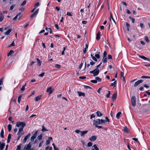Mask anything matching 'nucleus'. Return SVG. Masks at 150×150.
Listing matches in <instances>:
<instances>
[{
  "mask_svg": "<svg viewBox=\"0 0 150 150\" xmlns=\"http://www.w3.org/2000/svg\"><path fill=\"white\" fill-rule=\"evenodd\" d=\"M100 70L98 68H96L92 71H91L90 73L93 74V76L94 77L98 76Z\"/></svg>",
  "mask_w": 150,
  "mask_h": 150,
  "instance_id": "1",
  "label": "nucleus"
},
{
  "mask_svg": "<svg viewBox=\"0 0 150 150\" xmlns=\"http://www.w3.org/2000/svg\"><path fill=\"white\" fill-rule=\"evenodd\" d=\"M26 125L25 123L23 122H19L16 123V126L17 127H24Z\"/></svg>",
  "mask_w": 150,
  "mask_h": 150,
  "instance_id": "2",
  "label": "nucleus"
},
{
  "mask_svg": "<svg viewBox=\"0 0 150 150\" xmlns=\"http://www.w3.org/2000/svg\"><path fill=\"white\" fill-rule=\"evenodd\" d=\"M88 132V131H81L78 129H76L75 131V132L77 133H79L80 132H81V137H83L84 135L87 133Z\"/></svg>",
  "mask_w": 150,
  "mask_h": 150,
  "instance_id": "3",
  "label": "nucleus"
},
{
  "mask_svg": "<svg viewBox=\"0 0 150 150\" xmlns=\"http://www.w3.org/2000/svg\"><path fill=\"white\" fill-rule=\"evenodd\" d=\"M131 102L132 105L134 107L136 105V98L134 96H132L131 98Z\"/></svg>",
  "mask_w": 150,
  "mask_h": 150,
  "instance_id": "4",
  "label": "nucleus"
},
{
  "mask_svg": "<svg viewBox=\"0 0 150 150\" xmlns=\"http://www.w3.org/2000/svg\"><path fill=\"white\" fill-rule=\"evenodd\" d=\"M93 125L95 126L101 124L100 123V119H97L96 120H94L93 121Z\"/></svg>",
  "mask_w": 150,
  "mask_h": 150,
  "instance_id": "5",
  "label": "nucleus"
},
{
  "mask_svg": "<svg viewBox=\"0 0 150 150\" xmlns=\"http://www.w3.org/2000/svg\"><path fill=\"white\" fill-rule=\"evenodd\" d=\"M32 145L30 143H29L28 144L25 145L24 148V150H28V149H31Z\"/></svg>",
  "mask_w": 150,
  "mask_h": 150,
  "instance_id": "6",
  "label": "nucleus"
},
{
  "mask_svg": "<svg viewBox=\"0 0 150 150\" xmlns=\"http://www.w3.org/2000/svg\"><path fill=\"white\" fill-rule=\"evenodd\" d=\"M106 120H103V119L100 120V123L101 125L105 124L106 122H109V119L108 118L106 117H105Z\"/></svg>",
  "mask_w": 150,
  "mask_h": 150,
  "instance_id": "7",
  "label": "nucleus"
},
{
  "mask_svg": "<svg viewBox=\"0 0 150 150\" xmlns=\"http://www.w3.org/2000/svg\"><path fill=\"white\" fill-rule=\"evenodd\" d=\"M143 81V80H140L137 81L136 82L134 85V87H136L140 83H142Z\"/></svg>",
  "mask_w": 150,
  "mask_h": 150,
  "instance_id": "8",
  "label": "nucleus"
},
{
  "mask_svg": "<svg viewBox=\"0 0 150 150\" xmlns=\"http://www.w3.org/2000/svg\"><path fill=\"white\" fill-rule=\"evenodd\" d=\"M53 90V89H52L51 87H50L47 89L46 92H49V94H50L52 92Z\"/></svg>",
  "mask_w": 150,
  "mask_h": 150,
  "instance_id": "9",
  "label": "nucleus"
},
{
  "mask_svg": "<svg viewBox=\"0 0 150 150\" xmlns=\"http://www.w3.org/2000/svg\"><path fill=\"white\" fill-rule=\"evenodd\" d=\"M52 139V138L51 137H49L48 138V140L46 141V145H47L50 143V141Z\"/></svg>",
  "mask_w": 150,
  "mask_h": 150,
  "instance_id": "10",
  "label": "nucleus"
},
{
  "mask_svg": "<svg viewBox=\"0 0 150 150\" xmlns=\"http://www.w3.org/2000/svg\"><path fill=\"white\" fill-rule=\"evenodd\" d=\"M30 134L29 133L26 137H24L23 140V143H25L26 142L27 139L30 137Z\"/></svg>",
  "mask_w": 150,
  "mask_h": 150,
  "instance_id": "11",
  "label": "nucleus"
},
{
  "mask_svg": "<svg viewBox=\"0 0 150 150\" xmlns=\"http://www.w3.org/2000/svg\"><path fill=\"white\" fill-rule=\"evenodd\" d=\"M117 97V93L116 92L114 93L112 97V100H113V101H114L116 99Z\"/></svg>",
  "mask_w": 150,
  "mask_h": 150,
  "instance_id": "12",
  "label": "nucleus"
},
{
  "mask_svg": "<svg viewBox=\"0 0 150 150\" xmlns=\"http://www.w3.org/2000/svg\"><path fill=\"white\" fill-rule=\"evenodd\" d=\"M12 29L11 28L9 29L5 33H4V34L5 35H9L10 33L12 31Z\"/></svg>",
  "mask_w": 150,
  "mask_h": 150,
  "instance_id": "13",
  "label": "nucleus"
},
{
  "mask_svg": "<svg viewBox=\"0 0 150 150\" xmlns=\"http://www.w3.org/2000/svg\"><path fill=\"white\" fill-rule=\"evenodd\" d=\"M97 139V137L96 136H92L90 139V140L91 141H95Z\"/></svg>",
  "mask_w": 150,
  "mask_h": 150,
  "instance_id": "14",
  "label": "nucleus"
},
{
  "mask_svg": "<svg viewBox=\"0 0 150 150\" xmlns=\"http://www.w3.org/2000/svg\"><path fill=\"white\" fill-rule=\"evenodd\" d=\"M41 96H38L37 97H36L35 98V100L36 101H38L41 98Z\"/></svg>",
  "mask_w": 150,
  "mask_h": 150,
  "instance_id": "15",
  "label": "nucleus"
},
{
  "mask_svg": "<svg viewBox=\"0 0 150 150\" xmlns=\"http://www.w3.org/2000/svg\"><path fill=\"white\" fill-rule=\"evenodd\" d=\"M4 16L3 14L0 13V22H2L4 20Z\"/></svg>",
  "mask_w": 150,
  "mask_h": 150,
  "instance_id": "16",
  "label": "nucleus"
},
{
  "mask_svg": "<svg viewBox=\"0 0 150 150\" xmlns=\"http://www.w3.org/2000/svg\"><path fill=\"white\" fill-rule=\"evenodd\" d=\"M77 93H78L79 96H83L84 97L85 96V94L84 93H82L81 92L78 91Z\"/></svg>",
  "mask_w": 150,
  "mask_h": 150,
  "instance_id": "17",
  "label": "nucleus"
},
{
  "mask_svg": "<svg viewBox=\"0 0 150 150\" xmlns=\"http://www.w3.org/2000/svg\"><path fill=\"white\" fill-rule=\"evenodd\" d=\"M124 131L126 133H129V130L127 127H124Z\"/></svg>",
  "mask_w": 150,
  "mask_h": 150,
  "instance_id": "18",
  "label": "nucleus"
},
{
  "mask_svg": "<svg viewBox=\"0 0 150 150\" xmlns=\"http://www.w3.org/2000/svg\"><path fill=\"white\" fill-rule=\"evenodd\" d=\"M100 36H101L100 33H99V32H98L96 35V39L97 40H99L100 38Z\"/></svg>",
  "mask_w": 150,
  "mask_h": 150,
  "instance_id": "19",
  "label": "nucleus"
},
{
  "mask_svg": "<svg viewBox=\"0 0 150 150\" xmlns=\"http://www.w3.org/2000/svg\"><path fill=\"white\" fill-rule=\"evenodd\" d=\"M4 129L3 128L2 129V130H1V138H4Z\"/></svg>",
  "mask_w": 150,
  "mask_h": 150,
  "instance_id": "20",
  "label": "nucleus"
},
{
  "mask_svg": "<svg viewBox=\"0 0 150 150\" xmlns=\"http://www.w3.org/2000/svg\"><path fill=\"white\" fill-rule=\"evenodd\" d=\"M121 114V112H119L117 114L116 117V118L117 119H119L120 118V115Z\"/></svg>",
  "mask_w": 150,
  "mask_h": 150,
  "instance_id": "21",
  "label": "nucleus"
},
{
  "mask_svg": "<svg viewBox=\"0 0 150 150\" xmlns=\"http://www.w3.org/2000/svg\"><path fill=\"white\" fill-rule=\"evenodd\" d=\"M111 18L112 19V20L115 23V24H116V23L115 21V20H114V19H113V18L112 14V13L111 12H110V21L111 20Z\"/></svg>",
  "mask_w": 150,
  "mask_h": 150,
  "instance_id": "22",
  "label": "nucleus"
},
{
  "mask_svg": "<svg viewBox=\"0 0 150 150\" xmlns=\"http://www.w3.org/2000/svg\"><path fill=\"white\" fill-rule=\"evenodd\" d=\"M102 62L104 63H106L107 62V57H103V59H102Z\"/></svg>",
  "mask_w": 150,
  "mask_h": 150,
  "instance_id": "23",
  "label": "nucleus"
},
{
  "mask_svg": "<svg viewBox=\"0 0 150 150\" xmlns=\"http://www.w3.org/2000/svg\"><path fill=\"white\" fill-rule=\"evenodd\" d=\"M36 60L38 62V64L39 66H40L41 65V62L40 60L38 58L36 59Z\"/></svg>",
  "mask_w": 150,
  "mask_h": 150,
  "instance_id": "24",
  "label": "nucleus"
},
{
  "mask_svg": "<svg viewBox=\"0 0 150 150\" xmlns=\"http://www.w3.org/2000/svg\"><path fill=\"white\" fill-rule=\"evenodd\" d=\"M120 75L121 77L123 78V81H125V78L124 77V73L123 72L121 71L120 72Z\"/></svg>",
  "mask_w": 150,
  "mask_h": 150,
  "instance_id": "25",
  "label": "nucleus"
},
{
  "mask_svg": "<svg viewBox=\"0 0 150 150\" xmlns=\"http://www.w3.org/2000/svg\"><path fill=\"white\" fill-rule=\"evenodd\" d=\"M96 114L97 116L99 117L102 116L103 115L99 111L96 112Z\"/></svg>",
  "mask_w": 150,
  "mask_h": 150,
  "instance_id": "26",
  "label": "nucleus"
},
{
  "mask_svg": "<svg viewBox=\"0 0 150 150\" xmlns=\"http://www.w3.org/2000/svg\"><path fill=\"white\" fill-rule=\"evenodd\" d=\"M22 96V95L21 94L18 97V101L19 103H20Z\"/></svg>",
  "mask_w": 150,
  "mask_h": 150,
  "instance_id": "27",
  "label": "nucleus"
},
{
  "mask_svg": "<svg viewBox=\"0 0 150 150\" xmlns=\"http://www.w3.org/2000/svg\"><path fill=\"white\" fill-rule=\"evenodd\" d=\"M13 50H10V51H9V52L8 53V54H7V56H9L11 55V54L12 53H13Z\"/></svg>",
  "mask_w": 150,
  "mask_h": 150,
  "instance_id": "28",
  "label": "nucleus"
},
{
  "mask_svg": "<svg viewBox=\"0 0 150 150\" xmlns=\"http://www.w3.org/2000/svg\"><path fill=\"white\" fill-rule=\"evenodd\" d=\"M12 128V126L11 125L9 124L8 125V131L9 132H10L11 129Z\"/></svg>",
  "mask_w": 150,
  "mask_h": 150,
  "instance_id": "29",
  "label": "nucleus"
},
{
  "mask_svg": "<svg viewBox=\"0 0 150 150\" xmlns=\"http://www.w3.org/2000/svg\"><path fill=\"white\" fill-rule=\"evenodd\" d=\"M5 146V144H1L0 146V149H2L4 148V146Z\"/></svg>",
  "mask_w": 150,
  "mask_h": 150,
  "instance_id": "30",
  "label": "nucleus"
},
{
  "mask_svg": "<svg viewBox=\"0 0 150 150\" xmlns=\"http://www.w3.org/2000/svg\"><path fill=\"white\" fill-rule=\"evenodd\" d=\"M144 40L146 41L147 42H149V40L148 39V37L147 36H145L144 38Z\"/></svg>",
  "mask_w": 150,
  "mask_h": 150,
  "instance_id": "31",
  "label": "nucleus"
},
{
  "mask_svg": "<svg viewBox=\"0 0 150 150\" xmlns=\"http://www.w3.org/2000/svg\"><path fill=\"white\" fill-rule=\"evenodd\" d=\"M95 79L97 81H98V82H100L101 81V79L99 77H96L95 78Z\"/></svg>",
  "mask_w": 150,
  "mask_h": 150,
  "instance_id": "32",
  "label": "nucleus"
},
{
  "mask_svg": "<svg viewBox=\"0 0 150 150\" xmlns=\"http://www.w3.org/2000/svg\"><path fill=\"white\" fill-rule=\"evenodd\" d=\"M129 19L132 21V23H134L135 21L134 19V18H132L130 16H129Z\"/></svg>",
  "mask_w": 150,
  "mask_h": 150,
  "instance_id": "33",
  "label": "nucleus"
},
{
  "mask_svg": "<svg viewBox=\"0 0 150 150\" xmlns=\"http://www.w3.org/2000/svg\"><path fill=\"white\" fill-rule=\"evenodd\" d=\"M36 137L35 136H32L30 138V140L31 141H33L35 139Z\"/></svg>",
  "mask_w": 150,
  "mask_h": 150,
  "instance_id": "34",
  "label": "nucleus"
},
{
  "mask_svg": "<svg viewBox=\"0 0 150 150\" xmlns=\"http://www.w3.org/2000/svg\"><path fill=\"white\" fill-rule=\"evenodd\" d=\"M116 84V81H115L113 83H111L110 84V86H115Z\"/></svg>",
  "mask_w": 150,
  "mask_h": 150,
  "instance_id": "35",
  "label": "nucleus"
},
{
  "mask_svg": "<svg viewBox=\"0 0 150 150\" xmlns=\"http://www.w3.org/2000/svg\"><path fill=\"white\" fill-rule=\"evenodd\" d=\"M37 14L35 12L31 16H30V17L31 18H33V17L36 16L37 15Z\"/></svg>",
  "mask_w": 150,
  "mask_h": 150,
  "instance_id": "36",
  "label": "nucleus"
},
{
  "mask_svg": "<svg viewBox=\"0 0 150 150\" xmlns=\"http://www.w3.org/2000/svg\"><path fill=\"white\" fill-rule=\"evenodd\" d=\"M55 67L59 69L61 67L60 65L58 64H56L55 65Z\"/></svg>",
  "mask_w": 150,
  "mask_h": 150,
  "instance_id": "37",
  "label": "nucleus"
},
{
  "mask_svg": "<svg viewBox=\"0 0 150 150\" xmlns=\"http://www.w3.org/2000/svg\"><path fill=\"white\" fill-rule=\"evenodd\" d=\"M42 134H41L40 135L38 136L37 138L38 140H40L42 139Z\"/></svg>",
  "mask_w": 150,
  "mask_h": 150,
  "instance_id": "38",
  "label": "nucleus"
},
{
  "mask_svg": "<svg viewBox=\"0 0 150 150\" xmlns=\"http://www.w3.org/2000/svg\"><path fill=\"white\" fill-rule=\"evenodd\" d=\"M15 6V5L13 4L12 5L10 8V11H12L13 10V8H14V7Z\"/></svg>",
  "mask_w": 150,
  "mask_h": 150,
  "instance_id": "39",
  "label": "nucleus"
},
{
  "mask_svg": "<svg viewBox=\"0 0 150 150\" xmlns=\"http://www.w3.org/2000/svg\"><path fill=\"white\" fill-rule=\"evenodd\" d=\"M45 74V73L43 72V73H42L41 74H39L38 75V76L39 77H42Z\"/></svg>",
  "mask_w": 150,
  "mask_h": 150,
  "instance_id": "40",
  "label": "nucleus"
},
{
  "mask_svg": "<svg viewBox=\"0 0 150 150\" xmlns=\"http://www.w3.org/2000/svg\"><path fill=\"white\" fill-rule=\"evenodd\" d=\"M108 93L106 94V96L107 98H109L110 97V92L109 91H108Z\"/></svg>",
  "mask_w": 150,
  "mask_h": 150,
  "instance_id": "41",
  "label": "nucleus"
},
{
  "mask_svg": "<svg viewBox=\"0 0 150 150\" xmlns=\"http://www.w3.org/2000/svg\"><path fill=\"white\" fill-rule=\"evenodd\" d=\"M84 87L86 89H88V88L91 89V87L87 86H84Z\"/></svg>",
  "mask_w": 150,
  "mask_h": 150,
  "instance_id": "42",
  "label": "nucleus"
},
{
  "mask_svg": "<svg viewBox=\"0 0 150 150\" xmlns=\"http://www.w3.org/2000/svg\"><path fill=\"white\" fill-rule=\"evenodd\" d=\"M52 146H53L54 150H59V149L58 148H57L55 146L54 144L53 143L52 144Z\"/></svg>",
  "mask_w": 150,
  "mask_h": 150,
  "instance_id": "43",
  "label": "nucleus"
},
{
  "mask_svg": "<svg viewBox=\"0 0 150 150\" xmlns=\"http://www.w3.org/2000/svg\"><path fill=\"white\" fill-rule=\"evenodd\" d=\"M93 147L96 150H99V149L98 148L97 146L96 145V144H94L93 146Z\"/></svg>",
  "mask_w": 150,
  "mask_h": 150,
  "instance_id": "44",
  "label": "nucleus"
},
{
  "mask_svg": "<svg viewBox=\"0 0 150 150\" xmlns=\"http://www.w3.org/2000/svg\"><path fill=\"white\" fill-rule=\"evenodd\" d=\"M21 144H20L17 146L16 150H21Z\"/></svg>",
  "mask_w": 150,
  "mask_h": 150,
  "instance_id": "45",
  "label": "nucleus"
},
{
  "mask_svg": "<svg viewBox=\"0 0 150 150\" xmlns=\"http://www.w3.org/2000/svg\"><path fill=\"white\" fill-rule=\"evenodd\" d=\"M45 150H52L51 147H49V146H47L45 148Z\"/></svg>",
  "mask_w": 150,
  "mask_h": 150,
  "instance_id": "46",
  "label": "nucleus"
},
{
  "mask_svg": "<svg viewBox=\"0 0 150 150\" xmlns=\"http://www.w3.org/2000/svg\"><path fill=\"white\" fill-rule=\"evenodd\" d=\"M139 57L140 58H142L143 59H144V60H145L146 58V57H145L144 56H141V55H139Z\"/></svg>",
  "mask_w": 150,
  "mask_h": 150,
  "instance_id": "47",
  "label": "nucleus"
},
{
  "mask_svg": "<svg viewBox=\"0 0 150 150\" xmlns=\"http://www.w3.org/2000/svg\"><path fill=\"white\" fill-rule=\"evenodd\" d=\"M107 53L106 51H105L103 53V57H107Z\"/></svg>",
  "mask_w": 150,
  "mask_h": 150,
  "instance_id": "48",
  "label": "nucleus"
},
{
  "mask_svg": "<svg viewBox=\"0 0 150 150\" xmlns=\"http://www.w3.org/2000/svg\"><path fill=\"white\" fill-rule=\"evenodd\" d=\"M14 45H14V41H13L12 42V43L9 46H8V47H10L12 46H14Z\"/></svg>",
  "mask_w": 150,
  "mask_h": 150,
  "instance_id": "49",
  "label": "nucleus"
},
{
  "mask_svg": "<svg viewBox=\"0 0 150 150\" xmlns=\"http://www.w3.org/2000/svg\"><path fill=\"white\" fill-rule=\"evenodd\" d=\"M95 56L98 59L100 58V56L99 54H96L95 55Z\"/></svg>",
  "mask_w": 150,
  "mask_h": 150,
  "instance_id": "50",
  "label": "nucleus"
},
{
  "mask_svg": "<svg viewBox=\"0 0 150 150\" xmlns=\"http://www.w3.org/2000/svg\"><path fill=\"white\" fill-rule=\"evenodd\" d=\"M91 82L92 83H97V80H92L91 81Z\"/></svg>",
  "mask_w": 150,
  "mask_h": 150,
  "instance_id": "51",
  "label": "nucleus"
},
{
  "mask_svg": "<svg viewBox=\"0 0 150 150\" xmlns=\"http://www.w3.org/2000/svg\"><path fill=\"white\" fill-rule=\"evenodd\" d=\"M141 78L150 79V76H142L141 77Z\"/></svg>",
  "mask_w": 150,
  "mask_h": 150,
  "instance_id": "52",
  "label": "nucleus"
},
{
  "mask_svg": "<svg viewBox=\"0 0 150 150\" xmlns=\"http://www.w3.org/2000/svg\"><path fill=\"white\" fill-rule=\"evenodd\" d=\"M92 145V143L91 142H89L87 144V146L88 147H90Z\"/></svg>",
  "mask_w": 150,
  "mask_h": 150,
  "instance_id": "53",
  "label": "nucleus"
},
{
  "mask_svg": "<svg viewBox=\"0 0 150 150\" xmlns=\"http://www.w3.org/2000/svg\"><path fill=\"white\" fill-rule=\"evenodd\" d=\"M26 4V1L25 0L24 1H23L22 4L21 5V6H23V5H24Z\"/></svg>",
  "mask_w": 150,
  "mask_h": 150,
  "instance_id": "54",
  "label": "nucleus"
},
{
  "mask_svg": "<svg viewBox=\"0 0 150 150\" xmlns=\"http://www.w3.org/2000/svg\"><path fill=\"white\" fill-rule=\"evenodd\" d=\"M3 80V78H2L1 79H0V85H1L2 84Z\"/></svg>",
  "mask_w": 150,
  "mask_h": 150,
  "instance_id": "55",
  "label": "nucleus"
},
{
  "mask_svg": "<svg viewBox=\"0 0 150 150\" xmlns=\"http://www.w3.org/2000/svg\"><path fill=\"white\" fill-rule=\"evenodd\" d=\"M140 25L141 27L142 28H144V24L142 23H140Z\"/></svg>",
  "mask_w": 150,
  "mask_h": 150,
  "instance_id": "56",
  "label": "nucleus"
},
{
  "mask_svg": "<svg viewBox=\"0 0 150 150\" xmlns=\"http://www.w3.org/2000/svg\"><path fill=\"white\" fill-rule=\"evenodd\" d=\"M25 9V7H22L19 9V10L21 11H23Z\"/></svg>",
  "mask_w": 150,
  "mask_h": 150,
  "instance_id": "57",
  "label": "nucleus"
},
{
  "mask_svg": "<svg viewBox=\"0 0 150 150\" xmlns=\"http://www.w3.org/2000/svg\"><path fill=\"white\" fill-rule=\"evenodd\" d=\"M108 59H111L112 58V56L110 54H109L108 55Z\"/></svg>",
  "mask_w": 150,
  "mask_h": 150,
  "instance_id": "58",
  "label": "nucleus"
},
{
  "mask_svg": "<svg viewBox=\"0 0 150 150\" xmlns=\"http://www.w3.org/2000/svg\"><path fill=\"white\" fill-rule=\"evenodd\" d=\"M92 59L94 60L95 61H96V62H97V59L94 56H93L92 57Z\"/></svg>",
  "mask_w": 150,
  "mask_h": 150,
  "instance_id": "59",
  "label": "nucleus"
},
{
  "mask_svg": "<svg viewBox=\"0 0 150 150\" xmlns=\"http://www.w3.org/2000/svg\"><path fill=\"white\" fill-rule=\"evenodd\" d=\"M11 135L10 134H9L8 137V139H11Z\"/></svg>",
  "mask_w": 150,
  "mask_h": 150,
  "instance_id": "60",
  "label": "nucleus"
},
{
  "mask_svg": "<svg viewBox=\"0 0 150 150\" xmlns=\"http://www.w3.org/2000/svg\"><path fill=\"white\" fill-rule=\"evenodd\" d=\"M40 4V3L39 2H37L35 5V6H39Z\"/></svg>",
  "mask_w": 150,
  "mask_h": 150,
  "instance_id": "61",
  "label": "nucleus"
},
{
  "mask_svg": "<svg viewBox=\"0 0 150 150\" xmlns=\"http://www.w3.org/2000/svg\"><path fill=\"white\" fill-rule=\"evenodd\" d=\"M25 89L24 86H23L22 88L21 89V91H24Z\"/></svg>",
  "mask_w": 150,
  "mask_h": 150,
  "instance_id": "62",
  "label": "nucleus"
},
{
  "mask_svg": "<svg viewBox=\"0 0 150 150\" xmlns=\"http://www.w3.org/2000/svg\"><path fill=\"white\" fill-rule=\"evenodd\" d=\"M67 14L68 16H72V15L71 14V13L69 12H68L67 13Z\"/></svg>",
  "mask_w": 150,
  "mask_h": 150,
  "instance_id": "63",
  "label": "nucleus"
},
{
  "mask_svg": "<svg viewBox=\"0 0 150 150\" xmlns=\"http://www.w3.org/2000/svg\"><path fill=\"white\" fill-rule=\"evenodd\" d=\"M145 60H146L147 62H150V59L147 57L146 58Z\"/></svg>",
  "mask_w": 150,
  "mask_h": 150,
  "instance_id": "64",
  "label": "nucleus"
}]
</instances>
